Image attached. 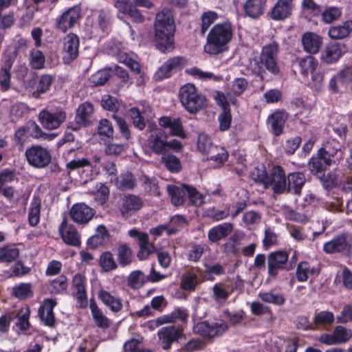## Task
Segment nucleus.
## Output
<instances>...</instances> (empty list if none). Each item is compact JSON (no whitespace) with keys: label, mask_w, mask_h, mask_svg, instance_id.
Segmentation results:
<instances>
[{"label":"nucleus","mask_w":352,"mask_h":352,"mask_svg":"<svg viewBox=\"0 0 352 352\" xmlns=\"http://www.w3.org/2000/svg\"><path fill=\"white\" fill-rule=\"evenodd\" d=\"M166 324H175L177 321L186 322L188 318L187 309L182 307H177L172 312L163 315Z\"/></svg>","instance_id":"obj_36"},{"label":"nucleus","mask_w":352,"mask_h":352,"mask_svg":"<svg viewBox=\"0 0 352 352\" xmlns=\"http://www.w3.org/2000/svg\"><path fill=\"white\" fill-rule=\"evenodd\" d=\"M218 104L223 107V112L219 116V129L222 131L228 130L232 122V116L230 114L229 104L224 102L223 99H220Z\"/></svg>","instance_id":"obj_37"},{"label":"nucleus","mask_w":352,"mask_h":352,"mask_svg":"<svg viewBox=\"0 0 352 352\" xmlns=\"http://www.w3.org/2000/svg\"><path fill=\"white\" fill-rule=\"evenodd\" d=\"M228 327L226 322L219 320L213 322L203 321L197 323L193 328L194 331L203 337L212 338L215 336H221L228 329Z\"/></svg>","instance_id":"obj_8"},{"label":"nucleus","mask_w":352,"mask_h":352,"mask_svg":"<svg viewBox=\"0 0 352 352\" xmlns=\"http://www.w3.org/2000/svg\"><path fill=\"white\" fill-rule=\"evenodd\" d=\"M197 95L199 94L192 84H186L180 89V101L186 109L191 113L197 112L207 105L206 98H199L195 103L192 102V100Z\"/></svg>","instance_id":"obj_4"},{"label":"nucleus","mask_w":352,"mask_h":352,"mask_svg":"<svg viewBox=\"0 0 352 352\" xmlns=\"http://www.w3.org/2000/svg\"><path fill=\"white\" fill-rule=\"evenodd\" d=\"M115 185L121 190H131L135 185V179L131 173L121 175L116 179Z\"/></svg>","instance_id":"obj_45"},{"label":"nucleus","mask_w":352,"mask_h":352,"mask_svg":"<svg viewBox=\"0 0 352 352\" xmlns=\"http://www.w3.org/2000/svg\"><path fill=\"white\" fill-rule=\"evenodd\" d=\"M95 211L87 205L80 203L74 204L69 211L72 219L78 224H87L94 216Z\"/></svg>","instance_id":"obj_13"},{"label":"nucleus","mask_w":352,"mask_h":352,"mask_svg":"<svg viewBox=\"0 0 352 352\" xmlns=\"http://www.w3.org/2000/svg\"><path fill=\"white\" fill-rule=\"evenodd\" d=\"M143 206L144 201L140 197L128 194L122 197L119 211L123 217L128 218L138 212Z\"/></svg>","instance_id":"obj_10"},{"label":"nucleus","mask_w":352,"mask_h":352,"mask_svg":"<svg viewBox=\"0 0 352 352\" xmlns=\"http://www.w3.org/2000/svg\"><path fill=\"white\" fill-rule=\"evenodd\" d=\"M12 65V61L10 59L6 60L5 65L0 72V84L2 89L8 90L10 86V70Z\"/></svg>","instance_id":"obj_50"},{"label":"nucleus","mask_w":352,"mask_h":352,"mask_svg":"<svg viewBox=\"0 0 352 352\" xmlns=\"http://www.w3.org/2000/svg\"><path fill=\"white\" fill-rule=\"evenodd\" d=\"M19 256V250L12 246L0 248V262L10 263L15 261Z\"/></svg>","instance_id":"obj_46"},{"label":"nucleus","mask_w":352,"mask_h":352,"mask_svg":"<svg viewBox=\"0 0 352 352\" xmlns=\"http://www.w3.org/2000/svg\"><path fill=\"white\" fill-rule=\"evenodd\" d=\"M109 237V234L106 228L103 226H99L96 233L88 239L87 244L92 248H96L107 242Z\"/></svg>","instance_id":"obj_35"},{"label":"nucleus","mask_w":352,"mask_h":352,"mask_svg":"<svg viewBox=\"0 0 352 352\" xmlns=\"http://www.w3.org/2000/svg\"><path fill=\"white\" fill-rule=\"evenodd\" d=\"M234 27L228 21L214 25L209 31L204 45V51L210 55L221 54L228 50L232 41Z\"/></svg>","instance_id":"obj_2"},{"label":"nucleus","mask_w":352,"mask_h":352,"mask_svg":"<svg viewBox=\"0 0 352 352\" xmlns=\"http://www.w3.org/2000/svg\"><path fill=\"white\" fill-rule=\"evenodd\" d=\"M129 115L132 120L133 124L140 130H143L146 126L144 118L139 109L136 107L131 108L129 110Z\"/></svg>","instance_id":"obj_63"},{"label":"nucleus","mask_w":352,"mask_h":352,"mask_svg":"<svg viewBox=\"0 0 352 352\" xmlns=\"http://www.w3.org/2000/svg\"><path fill=\"white\" fill-rule=\"evenodd\" d=\"M251 176L255 182L263 184L265 188L267 182H268V175L263 166L255 167L251 173Z\"/></svg>","instance_id":"obj_62"},{"label":"nucleus","mask_w":352,"mask_h":352,"mask_svg":"<svg viewBox=\"0 0 352 352\" xmlns=\"http://www.w3.org/2000/svg\"><path fill=\"white\" fill-rule=\"evenodd\" d=\"M56 305V302L52 299L48 298L43 301L42 306L38 309V314L41 320L48 327H53L55 323L54 314V308Z\"/></svg>","instance_id":"obj_22"},{"label":"nucleus","mask_w":352,"mask_h":352,"mask_svg":"<svg viewBox=\"0 0 352 352\" xmlns=\"http://www.w3.org/2000/svg\"><path fill=\"white\" fill-rule=\"evenodd\" d=\"M289 254L286 251L271 252L267 256L268 274L275 278L279 270H289L290 268L285 265L288 261Z\"/></svg>","instance_id":"obj_11"},{"label":"nucleus","mask_w":352,"mask_h":352,"mask_svg":"<svg viewBox=\"0 0 352 352\" xmlns=\"http://www.w3.org/2000/svg\"><path fill=\"white\" fill-rule=\"evenodd\" d=\"M219 15L214 11H207L202 14L201 19V32L204 34L209 27L217 20Z\"/></svg>","instance_id":"obj_55"},{"label":"nucleus","mask_w":352,"mask_h":352,"mask_svg":"<svg viewBox=\"0 0 352 352\" xmlns=\"http://www.w3.org/2000/svg\"><path fill=\"white\" fill-rule=\"evenodd\" d=\"M342 14L341 10L337 7H329L321 14V19L325 23H331L340 18Z\"/></svg>","instance_id":"obj_56"},{"label":"nucleus","mask_w":352,"mask_h":352,"mask_svg":"<svg viewBox=\"0 0 352 352\" xmlns=\"http://www.w3.org/2000/svg\"><path fill=\"white\" fill-rule=\"evenodd\" d=\"M184 64L182 57H173L166 60L157 70L155 77L157 80L168 78L171 74L181 69Z\"/></svg>","instance_id":"obj_15"},{"label":"nucleus","mask_w":352,"mask_h":352,"mask_svg":"<svg viewBox=\"0 0 352 352\" xmlns=\"http://www.w3.org/2000/svg\"><path fill=\"white\" fill-rule=\"evenodd\" d=\"M12 294L17 298L23 300L33 296L30 283H21L12 288Z\"/></svg>","instance_id":"obj_48"},{"label":"nucleus","mask_w":352,"mask_h":352,"mask_svg":"<svg viewBox=\"0 0 352 352\" xmlns=\"http://www.w3.org/2000/svg\"><path fill=\"white\" fill-rule=\"evenodd\" d=\"M45 62V56L38 50H32L30 54V64L33 69H40L44 67Z\"/></svg>","instance_id":"obj_52"},{"label":"nucleus","mask_w":352,"mask_h":352,"mask_svg":"<svg viewBox=\"0 0 352 352\" xmlns=\"http://www.w3.org/2000/svg\"><path fill=\"white\" fill-rule=\"evenodd\" d=\"M337 344L345 343L352 338V331L342 326H337L333 330Z\"/></svg>","instance_id":"obj_61"},{"label":"nucleus","mask_w":352,"mask_h":352,"mask_svg":"<svg viewBox=\"0 0 352 352\" xmlns=\"http://www.w3.org/2000/svg\"><path fill=\"white\" fill-rule=\"evenodd\" d=\"M59 232L64 242L73 246L80 245V236L76 228L73 225H67L65 218L59 226Z\"/></svg>","instance_id":"obj_16"},{"label":"nucleus","mask_w":352,"mask_h":352,"mask_svg":"<svg viewBox=\"0 0 352 352\" xmlns=\"http://www.w3.org/2000/svg\"><path fill=\"white\" fill-rule=\"evenodd\" d=\"M63 51L66 54L65 59L72 61L78 56L79 38L77 35L70 33L63 39Z\"/></svg>","instance_id":"obj_20"},{"label":"nucleus","mask_w":352,"mask_h":352,"mask_svg":"<svg viewBox=\"0 0 352 352\" xmlns=\"http://www.w3.org/2000/svg\"><path fill=\"white\" fill-rule=\"evenodd\" d=\"M334 320L335 316L333 312L321 311L314 315L313 322L316 327H325L331 325Z\"/></svg>","instance_id":"obj_40"},{"label":"nucleus","mask_w":352,"mask_h":352,"mask_svg":"<svg viewBox=\"0 0 352 352\" xmlns=\"http://www.w3.org/2000/svg\"><path fill=\"white\" fill-rule=\"evenodd\" d=\"M30 315V309L28 307L25 306L21 307L19 310L17 318V326L22 330H27L30 327L29 318Z\"/></svg>","instance_id":"obj_59"},{"label":"nucleus","mask_w":352,"mask_h":352,"mask_svg":"<svg viewBox=\"0 0 352 352\" xmlns=\"http://www.w3.org/2000/svg\"><path fill=\"white\" fill-rule=\"evenodd\" d=\"M352 248V233H343L334 236L323 245L327 254L349 252Z\"/></svg>","instance_id":"obj_7"},{"label":"nucleus","mask_w":352,"mask_h":352,"mask_svg":"<svg viewBox=\"0 0 352 352\" xmlns=\"http://www.w3.org/2000/svg\"><path fill=\"white\" fill-rule=\"evenodd\" d=\"M278 51V44L272 41L263 47L259 60H255L257 66L254 68V71L262 79L264 78V74H265L264 69L274 75L279 73L280 69L276 61Z\"/></svg>","instance_id":"obj_3"},{"label":"nucleus","mask_w":352,"mask_h":352,"mask_svg":"<svg viewBox=\"0 0 352 352\" xmlns=\"http://www.w3.org/2000/svg\"><path fill=\"white\" fill-rule=\"evenodd\" d=\"M66 112L62 109H43L38 115V120L41 126L48 130L58 129L66 120Z\"/></svg>","instance_id":"obj_6"},{"label":"nucleus","mask_w":352,"mask_h":352,"mask_svg":"<svg viewBox=\"0 0 352 352\" xmlns=\"http://www.w3.org/2000/svg\"><path fill=\"white\" fill-rule=\"evenodd\" d=\"M41 200L37 197H34L30 203L28 212V221L31 226H36L40 221V212Z\"/></svg>","instance_id":"obj_34"},{"label":"nucleus","mask_w":352,"mask_h":352,"mask_svg":"<svg viewBox=\"0 0 352 352\" xmlns=\"http://www.w3.org/2000/svg\"><path fill=\"white\" fill-rule=\"evenodd\" d=\"M159 124L163 128L170 129V135L177 136L182 139L186 138V133L184 129L181 119L179 118H171L164 116L160 118Z\"/></svg>","instance_id":"obj_17"},{"label":"nucleus","mask_w":352,"mask_h":352,"mask_svg":"<svg viewBox=\"0 0 352 352\" xmlns=\"http://www.w3.org/2000/svg\"><path fill=\"white\" fill-rule=\"evenodd\" d=\"M259 298L264 302L276 305H282L285 302V297L280 294H275L272 292L259 293Z\"/></svg>","instance_id":"obj_57"},{"label":"nucleus","mask_w":352,"mask_h":352,"mask_svg":"<svg viewBox=\"0 0 352 352\" xmlns=\"http://www.w3.org/2000/svg\"><path fill=\"white\" fill-rule=\"evenodd\" d=\"M265 8L264 0H247L243 6L245 14L252 19H256L262 15Z\"/></svg>","instance_id":"obj_28"},{"label":"nucleus","mask_w":352,"mask_h":352,"mask_svg":"<svg viewBox=\"0 0 352 352\" xmlns=\"http://www.w3.org/2000/svg\"><path fill=\"white\" fill-rule=\"evenodd\" d=\"M167 137L162 129H156L148 138V146L152 152L157 155H164L167 151Z\"/></svg>","instance_id":"obj_14"},{"label":"nucleus","mask_w":352,"mask_h":352,"mask_svg":"<svg viewBox=\"0 0 352 352\" xmlns=\"http://www.w3.org/2000/svg\"><path fill=\"white\" fill-rule=\"evenodd\" d=\"M99 265L104 272H109L118 268V264L113 255L109 251L104 252L100 254Z\"/></svg>","instance_id":"obj_38"},{"label":"nucleus","mask_w":352,"mask_h":352,"mask_svg":"<svg viewBox=\"0 0 352 352\" xmlns=\"http://www.w3.org/2000/svg\"><path fill=\"white\" fill-rule=\"evenodd\" d=\"M25 155L28 164L36 168L46 167L52 160L50 151L39 145H33L28 148Z\"/></svg>","instance_id":"obj_5"},{"label":"nucleus","mask_w":352,"mask_h":352,"mask_svg":"<svg viewBox=\"0 0 352 352\" xmlns=\"http://www.w3.org/2000/svg\"><path fill=\"white\" fill-rule=\"evenodd\" d=\"M110 77L111 72L107 69H103L100 70L92 75L89 78V81L90 83L94 87L102 86L109 80Z\"/></svg>","instance_id":"obj_53"},{"label":"nucleus","mask_w":352,"mask_h":352,"mask_svg":"<svg viewBox=\"0 0 352 352\" xmlns=\"http://www.w3.org/2000/svg\"><path fill=\"white\" fill-rule=\"evenodd\" d=\"M302 43L306 52L310 54H316L320 50L322 39L313 32H307L302 36Z\"/></svg>","instance_id":"obj_30"},{"label":"nucleus","mask_w":352,"mask_h":352,"mask_svg":"<svg viewBox=\"0 0 352 352\" xmlns=\"http://www.w3.org/2000/svg\"><path fill=\"white\" fill-rule=\"evenodd\" d=\"M85 281V278L79 274H76L73 278V287L76 291V296L81 302L87 300Z\"/></svg>","instance_id":"obj_42"},{"label":"nucleus","mask_w":352,"mask_h":352,"mask_svg":"<svg viewBox=\"0 0 352 352\" xmlns=\"http://www.w3.org/2000/svg\"><path fill=\"white\" fill-rule=\"evenodd\" d=\"M117 258L119 264L125 267L129 265L132 262V251L126 244H121L117 248Z\"/></svg>","instance_id":"obj_39"},{"label":"nucleus","mask_w":352,"mask_h":352,"mask_svg":"<svg viewBox=\"0 0 352 352\" xmlns=\"http://www.w3.org/2000/svg\"><path fill=\"white\" fill-rule=\"evenodd\" d=\"M315 272L314 268H311L309 264L306 261L300 262L296 269V278L299 282H305L308 278L309 274Z\"/></svg>","instance_id":"obj_54"},{"label":"nucleus","mask_w":352,"mask_h":352,"mask_svg":"<svg viewBox=\"0 0 352 352\" xmlns=\"http://www.w3.org/2000/svg\"><path fill=\"white\" fill-rule=\"evenodd\" d=\"M265 188L272 187L276 194L283 193L287 189V179L283 169L279 166H273L268 175Z\"/></svg>","instance_id":"obj_12"},{"label":"nucleus","mask_w":352,"mask_h":352,"mask_svg":"<svg viewBox=\"0 0 352 352\" xmlns=\"http://www.w3.org/2000/svg\"><path fill=\"white\" fill-rule=\"evenodd\" d=\"M89 308L96 326L103 329L109 328L111 323L110 320L104 314L94 300H91Z\"/></svg>","instance_id":"obj_31"},{"label":"nucleus","mask_w":352,"mask_h":352,"mask_svg":"<svg viewBox=\"0 0 352 352\" xmlns=\"http://www.w3.org/2000/svg\"><path fill=\"white\" fill-rule=\"evenodd\" d=\"M128 233L131 237L138 238L140 247L138 256L141 259L146 258L154 251L155 247L148 242V236L146 233L140 232L135 228L130 230Z\"/></svg>","instance_id":"obj_18"},{"label":"nucleus","mask_w":352,"mask_h":352,"mask_svg":"<svg viewBox=\"0 0 352 352\" xmlns=\"http://www.w3.org/2000/svg\"><path fill=\"white\" fill-rule=\"evenodd\" d=\"M157 336L162 348L168 350L173 342H177L184 336L183 329L174 325L164 327L158 331Z\"/></svg>","instance_id":"obj_9"},{"label":"nucleus","mask_w":352,"mask_h":352,"mask_svg":"<svg viewBox=\"0 0 352 352\" xmlns=\"http://www.w3.org/2000/svg\"><path fill=\"white\" fill-rule=\"evenodd\" d=\"M293 9V0H277L272 9L270 16L276 21L284 20L289 17Z\"/></svg>","instance_id":"obj_19"},{"label":"nucleus","mask_w":352,"mask_h":352,"mask_svg":"<svg viewBox=\"0 0 352 352\" xmlns=\"http://www.w3.org/2000/svg\"><path fill=\"white\" fill-rule=\"evenodd\" d=\"M341 56V50L336 45L327 47L322 54V59L327 63H332L337 61Z\"/></svg>","instance_id":"obj_60"},{"label":"nucleus","mask_w":352,"mask_h":352,"mask_svg":"<svg viewBox=\"0 0 352 352\" xmlns=\"http://www.w3.org/2000/svg\"><path fill=\"white\" fill-rule=\"evenodd\" d=\"M208 248L206 244L193 245L188 253V260L191 261H197L202 256L205 250Z\"/></svg>","instance_id":"obj_64"},{"label":"nucleus","mask_w":352,"mask_h":352,"mask_svg":"<svg viewBox=\"0 0 352 352\" xmlns=\"http://www.w3.org/2000/svg\"><path fill=\"white\" fill-rule=\"evenodd\" d=\"M300 72L305 76H307L309 73H314L318 66L317 60L311 56H307L299 60L298 63Z\"/></svg>","instance_id":"obj_44"},{"label":"nucleus","mask_w":352,"mask_h":352,"mask_svg":"<svg viewBox=\"0 0 352 352\" xmlns=\"http://www.w3.org/2000/svg\"><path fill=\"white\" fill-rule=\"evenodd\" d=\"M98 297L112 312L118 313L122 310L123 305L121 299L109 292L100 289L98 292Z\"/></svg>","instance_id":"obj_25"},{"label":"nucleus","mask_w":352,"mask_h":352,"mask_svg":"<svg viewBox=\"0 0 352 352\" xmlns=\"http://www.w3.org/2000/svg\"><path fill=\"white\" fill-rule=\"evenodd\" d=\"M287 189L288 192L299 195L305 183V177L301 173H293L287 177Z\"/></svg>","instance_id":"obj_32"},{"label":"nucleus","mask_w":352,"mask_h":352,"mask_svg":"<svg viewBox=\"0 0 352 352\" xmlns=\"http://www.w3.org/2000/svg\"><path fill=\"white\" fill-rule=\"evenodd\" d=\"M208 160H212L217 163H223L227 160L228 154L224 148L214 146L206 154Z\"/></svg>","instance_id":"obj_47"},{"label":"nucleus","mask_w":352,"mask_h":352,"mask_svg":"<svg viewBox=\"0 0 352 352\" xmlns=\"http://www.w3.org/2000/svg\"><path fill=\"white\" fill-rule=\"evenodd\" d=\"M287 120V114L283 111H277L271 114L267 119L272 133L276 136L280 135Z\"/></svg>","instance_id":"obj_24"},{"label":"nucleus","mask_w":352,"mask_h":352,"mask_svg":"<svg viewBox=\"0 0 352 352\" xmlns=\"http://www.w3.org/2000/svg\"><path fill=\"white\" fill-rule=\"evenodd\" d=\"M328 34L331 38L336 40L352 36V21H347L341 25L331 27Z\"/></svg>","instance_id":"obj_29"},{"label":"nucleus","mask_w":352,"mask_h":352,"mask_svg":"<svg viewBox=\"0 0 352 352\" xmlns=\"http://www.w3.org/2000/svg\"><path fill=\"white\" fill-rule=\"evenodd\" d=\"M197 144L198 150L204 155H206L215 146L212 144L210 138L205 133L199 135Z\"/></svg>","instance_id":"obj_58"},{"label":"nucleus","mask_w":352,"mask_h":352,"mask_svg":"<svg viewBox=\"0 0 352 352\" xmlns=\"http://www.w3.org/2000/svg\"><path fill=\"white\" fill-rule=\"evenodd\" d=\"M190 186L183 184L177 186L174 185H168L166 188L169 195L171 197V202L175 206H181L184 204L188 198Z\"/></svg>","instance_id":"obj_23"},{"label":"nucleus","mask_w":352,"mask_h":352,"mask_svg":"<svg viewBox=\"0 0 352 352\" xmlns=\"http://www.w3.org/2000/svg\"><path fill=\"white\" fill-rule=\"evenodd\" d=\"M232 230V223H223L210 229L208 237L211 242L215 243L230 235Z\"/></svg>","instance_id":"obj_26"},{"label":"nucleus","mask_w":352,"mask_h":352,"mask_svg":"<svg viewBox=\"0 0 352 352\" xmlns=\"http://www.w3.org/2000/svg\"><path fill=\"white\" fill-rule=\"evenodd\" d=\"M323 155L329 159H332L338 155V159L343 157V153L340 150L339 143L335 140L327 141L323 144L322 148L319 150Z\"/></svg>","instance_id":"obj_33"},{"label":"nucleus","mask_w":352,"mask_h":352,"mask_svg":"<svg viewBox=\"0 0 352 352\" xmlns=\"http://www.w3.org/2000/svg\"><path fill=\"white\" fill-rule=\"evenodd\" d=\"M53 77L49 74L43 75L39 80L36 89L32 93V96L34 98H38L40 96L47 92L52 83Z\"/></svg>","instance_id":"obj_43"},{"label":"nucleus","mask_w":352,"mask_h":352,"mask_svg":"<svg viewBox=\"0 0 352 352\" xmlns=\"http://www.w3.org/2000/svg\"><path fill=\"white\" fill-rule=\"evenodd\" d=\"M144 283V274L140 270L132 272L127 278L128 286L133 289H140L143 286Z\"/></svg>","instance_id":"obj_51"},{"label":"nucleus","mask_w":352,"mask_h":352,"mask_svg":"<svg viewBox=\"0 0 352 352\" xmlns=\"http://www.w3.org/2000/svg\"><path fill=\"white\" fill-rule=\"evenodd\" d=\"M80 17V9L72 8L65 12L58 21L57 27L63 32L72 28Z\"/></svg>","instance_id":"obj_21"},{"label":"nucleus","mask_w":352,"mask_h":352,"mask_svg":"<svg viewBox=\"0 0 352 352\" xmlns=\"http://www.w3.org/2000/svg\"><path fill=\"white\" fill-rule=\"evenodd\" d=\"M154 42L156 47L164 53L174 49L175 23L173 12L164 8L157 12L154 21Z\"/></svg>","instance_id":"obj_1"},{"label":"nucleus","mask_w":352,"mask_h":352,"mask_svg":"<svg viewBox=\"0 0 352 352\" xmlns=\"http://www.w3.org/2000/svg\"><path fill=\"white\" fill-rule=\"evenodd\" d=\"M333 159H329L318 152L316 157L311 158L308 163V168L311 173L314 175L324 171L328 166H331Z\"/></svg>","instance_id":"obj_27"},{"label":"nucleus","mask_w":352,"mask_h":352,"mask_svg":"<svg viewBox=\"0 0 352 352\" xmlns=\"http://www.w3.org/2000/svg\"><path fill=\"white\" fill-rule=\"evenodd\" d=\"M94 107L90 102H84L79 105L76 111L75 120L78 123H85L86 125L88 122V118L93 113Z\"/></svg>","instance_id":"obj_41"},{"label":"nucleus","mask_w":352,"mask_h":352,"mask_svg":"<svg viewBox=\"0 0 352 352\" xmlns=\"http://www.w3.org/2000/svg\"><path fill=\"white\" fill-rule=\"evenodd\" d=\"M162 162L164 164L167 169L172 173L179 172L181 169L179 160L172 154L164 153L162 156Z\"/></svg>","instance_id":"obj_49"}]
</instances>
